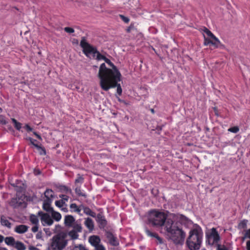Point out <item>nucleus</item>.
I'll list each match as a JSON object with an SVG mask.
<instances>
[{
    "mask_svg": "<svg viewBox=\"0 0 250 250\" xmlns=\"http://www.w3.org/2000/svg\"><path fill=\"white\" fill-rule=\"evenodd\" d=\"M189 227L192 222L182 214H170L167 218L164 226L170 239L175 244L182 243L186 237V233L183 230L181 225Z\"/></svg>",
    "mask_w": 250,
    "mask_h": 250,
    "instance_id": "f257e3e1",
    "label": "nucleus"
},
{
    "mask_svg": "<svg viewBox=\"0 0 250 250\" xmlns=\"http://www.w3.org/2000/svg\"><path fill=\"white\" fill-rule=\"evenodd\" d=\"M110 72V77H107L108 75L107 71H101L100 76L101 77V81H100V85L101 87L105 91H107L111 88L117 87V92L119 95H121L122 89L120 84L118 83L121 81V74L119 71L116 70L114 71L113 72L108 71Z\"/></svg>",
    "mask_w": 250,
    "mask_h": 250,
    "instance_id": "f03ea898",
    "label": "nucleus"
},
{
    "mask_svg": "<svg viewBox=\"0 0 250 250\" xmlns=\"http://www.w3.org/2000/svg\"><path fill=\"white\" fill-rule=\"evenodd\" d=\"M203 232L201 228L198 225L193 226L189 232L187 240V245L190 250H199L202 243Z\"/></svg>",
    "mask_w": 250,
    "mask_h": 250,
    "instance_id": "7ed1b4c3",
    "label": "nucleus"
},
{
    "mask_svg": "<svg viewBox=\"0 0 250 250\" xmlns=\"http://www.w3.org/2000/svg\"><path fill=\"white\" fill-rule=\"evenodd\" d=\"M146 218L148 224L156 228L164 226L167 219L166 216L163 212L156 209L148 211Z\"/></svg>",
    "mask_w": 250,
    "mask_h": 250,
    "instance_id": "20e7f679",
    "label": "nucleus"
},
{
    "mask_svg": "<svg viewBox=\"0 0 250 250\" xmlns=\"http://www.w3.org/2000/svg\"><path fill=\"white\" fill-rule=\"evenodd\" d=\"M67 233L62 231L55 235L50 240V250H62L67 245Z\"/></svg>",
    "mask_w": 250,
    "mask_h": 250,
    "instance_id": "39448f33",
    "label": "nucleus"
},
{
    "mask_svg": "<svg viewBox=\"0 0 250 250\" xmlns=\"http://www.w3.org/2000/svg\"><path fill=\"white\" fill-rule=\"evenodd\" d=\"M80 46L83 48V53L87 57L96 58L98 60H105V57L101 55L96 49L88 43L84 38H82Z\"/></svg>",
    "mask_w": 250,
    "mask_h": 250,
    "instance_id": "423d86ee",
    "label": "nucleus"
},
{
    "mask_svg": "<svg viewBox=\"0 0 250 250\" xmlns=\"http://www.w3.org/2000/svg\"><path fill=\"white\" fill-rule=\"evenodd\" d=\"M206 242L210 245L217 244L220 239L219 235L215 228H212L206 232Z\"/></svg>",
    "mask_w": 250,
    "mask_h": 250,
    "instance_id": "0eeeda50",
    "label": "nucleus"
},
{
    "mask_svg": "<svg viewBox=\"0 0 250 250\" xmlns=\"http://www.w3.org/2000/svg\"><path fill=\"white\" fill-rule=\"evenodd\" d=\"M88 242L94 248V250H106L105 247L101 242V239L97 235H92L89 237Z\"/></svg>",
    "mask_w": 250,
    "mask_h": 250,
    "instance_id": "6e6552de",
    "label": "nucleus"
},
{
    "mask_svg": "<svg viewBox=\"0 0 250 250\" xmlns=\"http://www.w3.org/2000/svg\"><path fill=\"white\" fill-rule=\"evenodd\" d=\"M104 61L108 64L110 66H111L112 67L111 69H110V68H107L106 66H105V64L104 63H103L102 64H101L100 65V68H99V73H98V77L100 79V81H101V75H100V72H101V71L102 70V71H107V72H106V73L108 74L107 75V77H111V75H110V72H109L108 71H110L111 72H113L114 71H119V70H118V69L117 68V67L110 62V61L107 59V58H105Z\"/></svg>",
    "mask_w": 250,
    "mask_h": 250,
    "instance_id": "1a4fd4ad",
    "label": "nucleus"
},
{
    "mask_svg": "<svg viewBox=\"0 0 250 250\" xmlns=\"http://www.w3.org/2000/svg\"><path fill=\"white\" fill-rule=\"evenodd\" d=\"M41 221L43 226H51L54 222L51 216L48 213H42L41 217Z\"/></svg>",
    "mask_w": 250,
    "mask_h": 250,
    "instance_id": "9d476101",
    "label": "nucleus"
},
{
    "mask_svg": "<svg viewBox=\"0 0 250 250\" xmlns=\"http://www.w3.org/2000/svg\"><path fill=\"white\" fill-rule=\"evenodd\" d=\"M204 32L206 35L210 38L211 44L215 46H217L220 43L219 40L207 28H205Z\"/></svg>",
    "mask_w": 250,
    "mask_h": 250,
    "instance_id": "9b49d317",
    "label": "nucleus"
},
{
    "mask_svg": "<svg viewBox=\"0 0 250 250\" xmlns=\"http://www.w3.org/2000/svg\"><path fill=\"white\" fill-rule=\"evenodd\" d=\"M75 221V218L71 215H67L64 216V224L66 227H72Z\"/></svg>",
    "mask_w": 250,
    "mask_h": 250,
    "instance_id": "f8f14e48",
    "label": "nucleus"
},
{
    "mask_svg": "<svg viewBox=\"0 0 250 250\" xmlns=\"http://www.w3.org/2000/svg\"><path fill=\"white\" fill-rule=\"evenodd\" d=\"M0 222L2 226H4L8 229H10L12 227V224L9 222L8 218L3 215H1L0 216Z\"/></svg>",
    "mask_w": 250,
    "mask_h": 250,
    "instance_id": "ddd939ff",
    "label": "nucleus"
},
{
    "mask_svg": "<svg viewBox=\"0 0 250 250\" xmlns=\"http://www.w3.org/2000/svg\"><path fill=\"white\" fill-rule=\"evenodd\" d=\"M29 227L24 225H20L15 227L14 231L19 234H21L26 232Z\"/></svg>",
    "mask_w": 250,
    "mask_h": 250,
    "instance_id": "4468645a",
    "label": "nucleus"
},
{
    "mask_svg": "<svg viewBox=\"0 0 250 250\" xmlns=\"http://www.w3.org/2000/svg\"><path fill=\"white\" fill-rule=\"evenodd\" d=\"M51 202V200L50 199L44 200L43 203V208L47 211L51 212L52 210H53V208L50 206Z\"/></svg>",
    "mask_w": 250,
    "mask_h": 250,
    "instance_id": "2eb2a0df",
    "label": "nucleus"
},
{
    "mask_svg": "<svg viewBox=\"0 0 250 250\" xmlns=\"http://www.w3.org/2000/svg\"><path fill=\"white\" fill-rule=\"evenodd\" d=\"M85 226L87 228L89 231H92L94 229V222L90 218H87L85 219L84 223Z\"/></svg>",
    "mask_w": 250,
    "mask_h": 250,
    "instance_id": "dca6fc26",
    "label": "nucleus"
},
{
    "mask_svg": "<svg viewBox=\"0 0 250 250\" xmlns=\"http://www.w3.org/2000/svg\"><path fill=\"white\" fill-rule=\"evenodd\" d=\"M110 243L113 246H117L118 244V242L114 235L112 233H108L107 236Z\"/></svg>",
    "mask_w": 250,
    "mask_h": 250,
    "instance_id": "f3484780",
    "label": "nucleus"
},
{
    "mask_svg": "<svg viewBox=\"0 0 250 250\" xmlns=\"http://www.w3.org/2000/svg\"><path fill=\"white\" fill-rule=\"evenodd\" d=\"M51 217L52 218L57 222L60 221L62 219L61 214L59 212L54 211V210L51 211Z\"/></svg>",
    "mask_w": 250,
    "mask_h": 250,
    "instance_id": "a211bd4d",
    "label": "nucleus"
},
{
    "mask_svg": "<svg viewBox=\"0 0 250 250\" xmlns=\"http://www.w3.org/2000/svg\"><path fill=\"white\" fill-rule=\"evenodd\" d=\"M146 234L148 236H149L150 237H153L156 238L158 240V241H159V242L160 243H162V239L156 233L152 232L147 229H146Z\"/></svg>",
    "mask_w": 250,
    "mask_h": 250,
    "instance_id": "6ab92c4d",
    "label": "nucleus"
},
{
    "mask_svg": "<svg viewBox=\"0 0 250 250\" xmlns=\"http://www.w3.org/2000/svg\"><path fill=\"white\" fill-rule=\"evenodd\" d=\"M29 220L32 225H39V220L37 216L31 214L29 217Z\"/></svg>",
    "mask_w": 250,
    "mask_h": 250,
    "instance_id": "aec40b11",
    "label": "nucleus"
},
{
    "mask_svg": "<svg viewBox=\"0 0 250 250\" xmlns=\"http://www.w3.org/2000/svg\"><path fill=\"white\" fill-rule=\"evenodd\" d=\"M53 191L52 189H47L44 192V196L46 198V199H50L52 200V198L53 197Z\"/></svg>",
    "mask_w": 250,
    "mask_h": 250,
    "instance_id": "412c9836",
    "label": "nucleus"
},
{
    "mask_svg": "<svg viewBox=\"0 0 250 250\" xmlns=\"http://www.w3.org/2000/svg\"><path fill=\"white\" fill-rule=\"evenodd\" d=\"M82 209L83 210L84 213H85L86 214L90 215L93 217H95V213L92 211L89 208L82 207Z\"/></svg>",
    "mask_w": 250,
    "mask_h": 250,
    "instance_id": "4be33fe9",
    "label": "nucleus"
},
{
    "mask_svg": "<svg viewBox=\"0 0 250 250\" xmlns=\"http://www.w3.org/2000/svg\"><path fill=\"white\" fill-rule=\"evenodd\" d=\"M68 236L71 238V239L75 240L78 238L79 234L75 230H73L72 229L68 232Z\"/></svg>",
    "mask_w": 250,
    "mask_h": 250,
    "instance_id": "5701e85b",
    "label": "nucleus"
},
{
    "mask_svg": "<svg viewBox=\"0 0 250 250\" xmlns=\"http://www.w3.org/2000/svg\"><path fill=\"white\" fill-rule=\"evenodd\" d=\"M18 250H25V247L24 245L21 242L17 241L15 242V245L14 246Z\"/></svg>",
    "mask_w": 250,
    "mask_h": 250,
    "instance_id": "b1692460",
    "label": "nucleus"
},
{
    "mask_svg": "<svg viewBox=\"0 0 250 250\" xmlns=\"http://www.w3.org/2000/svg\"><path fill=\"white\" fill-rule=\"evenodd\" d=\"M72 227H73V230H75L78 233L82 231V227L80 224L75 223Z\"/></svg>",
    "mask_w": 250,
    "mask_h": 250,
    "instance_id": "393cba45",
    "label": "nucleus"
},
{
    "mask_svg": "<svg viewBox=\"0 0 250 250\" xmlns=\"http://www.w3.org/2000/svg\"><path fill=\"white\" fill-rule=\"evenodd\" d=\"M5 242L6 244L10 246H14L15 241L14 238L12 237H6L5 239Z\"/></svg>",
    "mask_w": 250,
    "mask_h": 250,
    "instance_id": "a878e982",
    "label": "nucleus"
},
{
    "mask_svg": "<svg viewBox=\"0 0 250 250\" xmlns=\"http://www.w3.org/2000/svg\"><path fill=\"white\" fill-rule=\"evenodd\" d=\"M70 208L75 212L80 213L82 209V207H78L76 204H72L70 205Z\"/></svg>",
    "mask_w": 250,
    "mask_h": 250,
    "instance_id": "bb28decb",
    "label": "nucleus"
},
{
    "mask_svg": "<svg viewBox=\"0 0 250 250\" xmlns=\"http://www.w3.org/2000/svg\"><path fill=\"white\" fill-rule=\"evenodd\" d=\"M245 237L250 239V229L248 230L245 233ZM247 246L248 250H250V241L247 242Z\"/></svg>",
    "mask_w": 250,
    "mask_h": 250,
    "instance_id": "cd10ccee",
    "label": "nucleus"
},
{
    "mask_svg": "<svg viewBox=\"0 0 250 250\" xmlns=\"http://www.w3.org/2000/svg\"><path fill=\"white\" fill-rule=\"evenodd\" d=\"M12 121L13 122V123L14 124V125H15V127L18 129V130H20L21 127V124L19 123V122H18L16 119L13 118L12 119Z\"/></svg>",
    "mask_w": 250,
    "mask_h": 250,
    "instance_id": "c85d7f7f",
    "label": "nucleus"
},
{
    "mask_svg": "<svg viewBox=\"0 0 250 250\" xmlns=\"http://www.w3.org/2000/svg\"><path fill=\"white\" fill-rule=\"evenodd\" d=\"M73 250H88V249L83 245H79L75 246L73 248Z\"/></svg>",
    "mask_w": 250,
    "mask_h": 250,
    "instance_id": "c756f323",
    "label": "nucleus"
},
{
    "mask_svg": "<svg viewBox=\"0 0 250 250\" xmlns=\"http://www.w3.org/2000/svg\"><path fill=\"white\" fill-rule=\"evenodd\" d=\"M34 146L37 148L40 154L43 155L45 154V150L43 148L38 146V145H34Z\"/></svg>",
    "mask_w": 250,
    "mask_h": 250,
    "instance_id": "7c9ffc66",
    "label": "nucleus"
},
{
    "mask_svg": "<svg viewBox=\"0 0 250 250\" xmlns=\"http://www.w3.org/2000/svg\"><path fill=\"white\" fill-rule=\"evenodd\" d=\"M64 204H65L63 203V201H62L61 200L56 201L55 202L56 206L60 208L63 207Z\"/></svg>",
    "mask_w": 250,
    "mask_h": 250,
    "instance_id": "2f4dec72",
    "label": "nucleus"
},
{
    "mask_svg": "<svg viewBox=\"0 0 250 250\" xmlns=\"http://www.w3.org/2000/svg\"><path fill=\"white\" fill-rule=\"evenodd\" d=\"M239 129L238 127H237V126H233L232 127L229 128L228 129L229 131H230L231 132H233L234 133L238 132L239 131Z\"/></svg>",
    "mask_w": 250,
    "mask_h": 250,
    "instance_id": "473e14b6",
    "label": "nucleus"
},
{
    "mask_svg": "<svg viewBox=\"0 0 250 250\" xmlns=\"http://www.w3.org/2000/svg\"><path fill=\"white\" fill-rule=\"evenodd\" d=\"M64 30L65 32L68 33H72L74 32V30L73 28L68 27H65Z\"/></svg>",
    "mask_w": 250,
    "mask_h": 250,
    "instance_id": "72a5a7b5",
    "label": "nucleus"
},
{
    "mask_svg": "<svg viewBox=\"0 0 250 250\" xmlns=\"http://www.w3.org/2000/svg\"><path fill=\"white\" fill-rule=\"evenodd\" d=\"M0 123L3 125H5L7 123L5 117L2 115H0Z\"/></svg>",
    "mask_w": 250,
    "mask_h": 250,
    "instance_id": "f704fd0d",
    "label": "nucleus"
},
{
    "mask_svg": "<svg viewBox=\"0 0 250 250\" xmlns=\"http://www.w3.org/2000/svg\"><path fill=\"white\" fill-rule=\"evenodd\" d=\"M121 19L125 23H128L129 21V19L128 18L125 17L123 15H120Z\"/></svg>",
    "mask_w": 250,
    "mask_h": 250,
    "instance_id": "c9c22d12",
    "label": "nucleus"
},
{
    "mask_svg": "<svg viewBox=\"0 0 250 250\" xmlns=\"http://www.w3.org/2000/svg\"><path fill=\"white\" fill-rule=\"evenodd\" d=\"M60 197L62 198L61 200L63 201V203L65 204L66 202H67L68 200V197L65 195H62L60 196Z\"/></svg>",
    "mask_w": 250,
    "mask_h": 250,
    "instance_id": "e433bc0d",
    "label": "nucleus"
},
{
    "mask_svg": "<svg viewBox=\"0 0 250 250\" xmlns=\"http://www.w3.org/2000/svg\"><path fill=\"white\" fill-rule=\"evenodd\" d=\"M39 225H34V226L32 228L31 230L33 232H36L38 231L39 229Z\"/></svg>",
    "mask_w": 250,
    "mask_h": 250,
    "instance_id": "4c0bfd02",
    "label": "nucleus"
},
{
    "mask_svg": "<svg viewBox=\"0 0 250 250\" xmlns=\"http://www.w3.org/2000/svg\"><path fill=\"white\" fill-rule=\"evenodd\" d=\"M211 43V42H210V38H209L208 39V38H206L205 37V42H204V44L205 45H208L209 44Z\"/></svg>",
    "mask_w": 250,
    "mask_h": 250,
    "instance_id": "58836bf2",
    "label": "nucleus"
},
{
    "mask_svg": "<svg viewBox=\"0 0 250 250\" xmlns=\"http://www.w3.org/2000/svg\"><path fill=\"white\" fill-rule=\"evenodd\" d=\"M217 249H218V250H229L224 246H221V245H218Z\"/></svg>",
    "mask_w": 250,
    "mask_h": 250,
    "instance_id": "ea45409f",
    "label": "nucleus"
},
{
    "mask_svg": "<svg viewBox=\"0 0 250 250\" xmlns=\"http://www.w3.org/2000/svg\"><path fill=\"white\" fill-rule=\"evenodd\" d=\"M83 178L82 176H79L75 180L76 183H81L83 182Z\"/></svg>",
    "mask_w": 250,
    "mask_h": 250,
    "instance_id": "a19ab883",
    "label": "nucleus"
},
{
    "mask_svg": "<svg viewBox=\"0 0 250 250\" xmlns=\"http://www.w3.org/2000/svg\"><path fill=\"white\" fill-rule=\"evenodd\" d=\"M42 233L41 232H38L36 236V238L38 239H40L42 238Z\"/></svg>",
    "mask_w": 250,
    "mask_h": 250,
    "instance_id": "79ce46f5",
    "label": "nucleus"
},
{
    "mask_svg": "<svg viewBox=\"0 0 250 250\" xmlns=\"http://www.w3.org/2000/svg\"><path fill=\"white\" fill-rule=\"evenodd\" d=\"M25 128H26L27 130L28 131H31L32 130V128H31L28 125H25Z\"/></svg>",
    "mask_w": 250,
    "mask_h": 250,
    "instance_id": "37998d69",
    "label": "nucleus"
},
{
    "mask_svg": "<svg viewBox=\"0 0 250 250\" xmlns=\"http://www.w3.org/2000/svg\"><path fill=\"white\" fill-rule=\"evenodd\" d=\"M34 134L37 137V138H38L40 140H42V137H41L40 135H39V134H38L36 132H33Z\"/></svg>",
    "mask_w": 250,
    "mask_h": 250,
    "instance_id": "c03bdc74",
    "label": "nucleus"
},
{
    "mask_svg": "<svg viewBox=\"0 0 250 250\" xmlns=\"http://www.w3.org/2000/svg\"><path fill=\"white\" fill-rule=\"evenodd\" d=\"M29 250H38V249L34 247H30Z\"/></svg>",
    "mask_w": 250,
    "mask_h": 250,
    "instance_id": "a18cd8bd",
    "label": "nucleus"
},
{
    "mask_svg": "<svg viewBox=\"0 0 250 250\" xmlns=\"http://www.w3.org/2000/svg\"><path fill=\"white\" fill-rule=\"evenodd\" d=\"M76 192L77 193L79 194H81L80 193V188H76Z\"/></svg>",
    "mask_w": 250,
    "mask_h": 250,
    "instance_id": "49530a36",
    "label": "nucleus"
},
{
    "mask_svg": "<svg viewBox=\"0 0 250 250\" xmlns=\"http://www.w3.org/2000/svg\"><path fill=\"white\" fill-rule=\"evenodd\" d=\"M62 210H63L64 212L67 211V209L66 208L62 207Z\"/></svg>",
    "mask_w": 250,
    "mask_h": 250,
    "instance_id": "de8ad7c7",
    "label": "nucleus"
},
{
    "mask_svg": "<svg viewBox=\"0 0 250 250\" xmlns=\"http://www.w3.org/2000/svg\"><path fill=\"white\" fill-rule=\"evenodd\" d=\"M3 240V237L0 235V243L2 242Z\"/></svg>",
    "mask_w": 250,
    "mask_h": 250,
    "instance_id": "09e8293b",
    "label": "nucleus"
},
{
    "mask_svg": "<svg viewBox=\"0 0 250 250\" xmlns=\"http://www.w3.org/2000/svg\"><path fill=\"white\" fill-rule=\"evenodd\" d=\"M35 174L37 175V174H39L40 173V171L39 170H36L35 171Z\"/></svg>",
    "mask_w": 250,
    "mask_h": 250,
    "instance_id": "8fccbe9b",
    "label": "nucleus"
},
{
    "mask_svg": "<svg viewBox=\"0 0 250 250\" xmlns=\"http://www.w3.org/2000/svg\"><path fill=\"white\" fill-rule=\"evenodd\" d=\"M131 27H129V28H128L127 29V31L128 32H130V30H131Z\"/></svg>",
    "mask_w": 250,
    "mask_h": 250,
    "instance_id": "3c124183",
    "label": "nucleus"
},
{
    "mask_svg": "<svg viewBox=\"0 0 250 250\" xmlns=\"http://www.w3.org/2000/svg\"><path fill=\"white\" fill-rule=\"evenodd\" d=\"M0 250H7L5 248L0 247Z\"/></svg>",
    "mask_w": 250,
    "mask_h": 250,
    "instance_id": "603ef678",
    "label": "nucleus"
},
{
    "mask_svg": "<svg viewBox=\"0 0 250 250\" xmlns=\"http://www.w3.org/2000/svg\"><path fill=\"white\" fill-rule=\"evenodd\" d=\"M34 141L35 140H31V143L34 146V145H36L35 143H34Z\"/></svg>",
    "mask_w": 250,
    "mask_h": 250,
    "instance_id": "864d4df0",
    "label": "nucleus"
},
{
    "mask_svg": "<svg viewBox=\"0 0 250 250\" xmlns=\"http://www.w3.org/2000/svg\"><path fill=\"white\" fill-rule=\"evenodd\" d=\"M2 112V109L0 108V113Z\"/></svg>",
    "mask_w": 250,
    "mask_h": 250,
    "instance_id": "5fc2aeb1",
    "label": "nucleus"
},
{
    "mask_svg": "<svg viewBox=\"0 0 250 250\" xmlns=\"http://www.w3.org/2000/svg\"><path fill=\"white\" fill-rule=\"evenodd\" d=\"M151 112H153V113L154 112V110H153V109H152L151 110Z\"/></svg>",
    "mask_w": 250,
    "mask_h": 250,
    "instance_id": "6e6d98bb",
    "label": "nucleus"
}]
</instances>
